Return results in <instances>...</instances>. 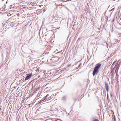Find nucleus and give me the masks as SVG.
I'll list each match as a JSON object with an SVG mask.
<instances>
[{"label":"nucleus","instance_id":"f257e3e1","mask_svg":"<svg viewBox=\"0 0 121 121\" xmlns=\"http://www.w3.org/2000/svg\"><path fill=\"white\" fill-rule=\"evenodd\" d=\"M49 95L48 94H47V95L44 97L42 99V101H43L44 100H45L46 101V100H47L48 99L50 98L51 97H50L49 96ZM51 97V96H50Z\"/></svg>","mask_w":121,"mask_h":121},{"label":"nucleus","instance_id":"f03ea898","mask_svg":"<svg viewBox=\"0 0 121 121\" xmlns=\"http://www.w3.org/2000/svg\"><path fill=\"white\" fill-rule=\"evenodd\" d=\"M32 75V74L30 73L29 74H28L26 76L25 79V80H26L29 79L31 76Z\"/></svg>","mask_w":121,"mask_h":121},{"label":"nucleus","instance_id":"7ed1b4c3","mask_svg":"<svg viewBox=\"0 0 121 121\" xmlns=\"http://www.w3.org/2000/svg\"><path fill=\"white\" fill-rule=\"evenodd\" d=\"M98 71V70L94 68L92 73L93 75H94L96 73L97 74Z\"/></svg>","mask_w":121,"mask_h":121},{"label":"nucleus","instance_id":"20e7f679","mask_svg":"<svg viewBox=\"0 0 121 121\" xmlns=\"http://www.w3.org/2000/svg\"><path fill=\"white\" fill-rule=\"evenodd\" d=\"M105 85L107 91L108 92V84L106 82H105Z\"/></svg>","mask_w":121,"mask_h":121},{"label":"nucleus","instance_id":"39448f33","mask_svg":"<svg viewBox=\"0 0 121 121\" xmlns=\"http://www.w3.org/2000/svg\"><path fill=\"white\" fill-rule=\"evenodd\" d=\"M101 66V65L100 64H98L96 66H95V68L96 69H97L98 70L99 69Z\"/></svg>","mask_w":121,"mask_h":121},{"label":"nucleus","instance_id":"423d86ee","mask_svg":"<svg viewBox=\"0 0 121 121\" xmlns=\"http://www.w3.org/2000/svg\"><path fill=\"white\" fill-rule=\"evenodd\" d=\"M114 43L116 44V43H117L118 42V40L116 39H114Z\"/></svg>","mask_w":121,"mask_h":121},{"label":"nucleus","instance_id":"0eeeda50","mask_svg":"<svg viewBox=\"0 0 121 121\" xmlns=\"http://www.w3.org/2000/svg\"><path fill=\"white\" fill-rule=\"evenodd\" d=\"M53 58H56V61H57L58 60V59H59V58H58L57 57H53ZM56 61H55V62H56Z\"/></svg>","mask_w":121,"mask_h":121},{"label":"nucleus","instance_id":"6e6552de","mask_svg":"<svg viewBox=\"0 0 121 121\" xmlns=\"http://www.w3.org/2000/svg\"><path fill=\"white\" fill-rule=\"evenodd\" d=\"M18 94L20 96H21L22 94V93H20V92L18 93Z\"/></svg>","mask_w":121,"mask_h":121},{"label":"nucleus","instance_id":"1a4fd4ad","mask_svg":"<svg viewBox=\"0 0 121 121\" xmlns=\"http://www.w3.org/2000/svg\"><path fill=\"white\" fill-rule=\"evenodd\" d=\"M93 121H99L98 119H95Z\"/></svg>","mask_w":121,"mask_h":121},{"label":"nucleus","instance_id":"9d476101","mask_svg":"<svg viewBox=\"0 0 121 121\" xmlns=\"http://www.w3.org/2000/svg\"><path fill=\"white\" fill-rule=\"evenodd\" d=\"M114 9V8L112 9L111 10H110V11H112V10H113Z\"/></svg>","mask_w":121,"mask_h":121},{"label":"nucleus","instance_id":"9b49d317","mask_svg":"<svg viewBox=\"0 0 121 121\" xmlns=\"http://www.w3.org/2000/svg\"><path fill=\"white\" fill-rule=\"evenodd\" d=\"M60 52H57L56 53H55V54H57V53H59Z\"/></svg>","mask_w":121,"mask_h":121},{"label":"nucleus","instance_id":"f8f14e48","mask_svg":"<svg viewBox=\"0 0 121 121\" xmlns=\"http://www.w3.org/2000/svg\"><path fill=\"white\" fill-rule=\"evenodd\" d=\"M49 72V73H51V72H50V71H49V72Z\"/></svg>","mask_w":121,"mask_h":121},{"label":"nucleus","instance_id":"ddd939ff","mask_svg":"<svg viewBox=\"0 0 121 121\" xmlns=\"http://www.w3.org/2000/svg\"><path fill=\"white\" fill-rule=\"evenodd\" d=\"M119 60H118V61H117V63H118V62H119Z\"/></svg>","mask_w":121,"mask_h":121},{"label":"nucleus","instance_id":"4468645a","mask_svg":"<svg viewBox=\"0 0 121 121\" xmlns=\"http://www.w3.org/2000/svg\"><path fill=\"white\" fill-rule=\"evenodd\" d=\"M52 60V59H50V60Z\"/></svg>","mask_w":121,"mask_h":121},{"label":"nucleus","instance_id":"2eb2a0df","mask_svg":"<svg viewBox=\"0 0 121 121\" xmlns=\"http://www.w3.org/2000/svg\"><path fill=\"white\" fill-rule=\"evenodd\" d=\"M119 64L118 65V66H119Z\"/></svg>","mask_w":121,"mask_h":121}]
</instances>
